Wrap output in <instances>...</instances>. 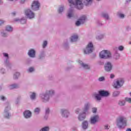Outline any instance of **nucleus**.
I'll return each mask as SVG.
<instances>
[{
    "instance_id": "1",
    "label": "nucleus",
    "mask_w": 131,
    "mask_h": 131,
    "mask_svg": "<svg viewBox=\"0 0 131 131\" xmlns=\"http://www.w3.org/2000/svg\"><path fill=\"white\" fill-rule=\"evenodd\" d=\"M83 0H68L69 3L70 4V9L69 11L68 17L72 18L73 17V9L72 8L75 7L78 10H81L83 8V5L82 4V2ZM88 3L92 2V0H86Z\"/></svg>"
},
{
    "instance_id": "2",
    "label": "nucleus",
    "mask_w": 131,
    "mask_h": 131,
    "mask_svg": "<svg viewBox=\"0 0 131 131\" xmlns=\"http://www.w3.org/2000/svg\"><path fill=\"white\" fill-rule=\"evenodd\" d=\"M117 125L119 128H121L123 125H126V119L123 117H119L117 120Z\"/></svg>"
},
{
    "instance_id": "3",
    "label": "nucleus",
    "mask_w": 131,
    "mask_h": 131,
    "mask_svg": "<svg viewBox=\"0 0 131 131\" xmlns=\"http://www.w3.org/2000/svg\"><path fill=\"white\" fill-rule=\"evenodd\" d=\"M99 94H94L95 98L97 101H100L101 100V96L107 97V96L109 95V93L105 91H99Z\"/></svg>"
},
{
    "instance_id": "4",
    "label": "nucleus",
    "mask_w": 131,
    "mask_h": 131,
    "mask_svg": "<svg viewBox=\"0 0 131 131\" xmlns=\"http://www.w3.org/2000/svg\"><path fill=\"white\" fill-rule=\"evenodd\" d=\"M99 57L101 59H107L111 57V53L107 50H103L99 54Z\"/></svg>"
},
{
    "instance_id": "5",
    "label": "nucleus",
    "mask_w": 131,
    "mask_h": 131,
    "mask_svg": "<svg viewBox=\"0 0 131 131\" xmlns=\"http://www.w3.org/2000/svg\"><path fill=\"white\" fill-rule=\"evenodd\" d=\"M90 106V104L89 103H87L85 105V107L83 110V113L82 114H81L79 115L78 119L80 120V121H81L85 118V113L88 110H89V106Z\"/></svg>"
},
{
    "instance_id": "6",
    "label": "nucleus",
    "mask_w": 131,
    "mask_h": 131,
    "mask_svg": "<svg viewBox=\"0 0 131 131\" xmlns=\"http://www.w3.org/2000/svg\"><path fill=\"white\" fill-rule=\"evenodd\" d=\"M124 82L123 79H118L114 83L113 86L115 89H119V88H121L122 85H123Z\"/></svg>"
},
{
    "instance_id": "7",
    "label": "nucleus",
    "mask_w": 131,
    "mask_h": 131,
    "mask_svg": "<svg viewBox=\"0 0 131 131\" xmlns=\"http://www.w3.org/2000/svg\"><path fill=\"white\" fill-rule=\"evenodd\" d=\"M94 50V46L93 45L92 42H90L87 47H86L85 49L84 50V54H90L92 53Z\"/></svg>"
},
{
    "instance_id": "8",
    "label": "nucleus",
    "mask_w": 131,
    "mask_h": 131,
    "mask_svg": "<svg viewBox=\"0 0 131 131\" xmlns=\"http://www.w3.org/2000/svg\"><path fill=\"white\" fill-rule=\"evenodd\" d=\"M39 3L38 1H34L31 5V9L33 11H37L39 9Z\"/></svg>"
},
{
    "instance_id": "9",
    "label": "nucleus",
    "mask_w": 131,
    "mask_h": 131,
    "mask_svg": "<svg viewBox=\"0 0 131 131\" xmlns=\"http://www.w3.org/2000/svg\"><path fill=\"white\" fill-rule=\"evenodd\" d=\"M25 14L29 19H33L34 18V13L32 12L30 9H26L25 11Z\"/></svg>"
},
{
    "instance_id": "10",
    "label": "nucleus",
    "mask_w": 131,
    "mask_h": 131,
    "mask_svg": "<svg viewBox=\"0 0 131 131\" xmlns=\"http://www.w3.org/2000/svg\"><path fill=\"white\" fill-rule=\"evenodd\" d=\"M86 19V17L84 15L81 16L79 20L76 23V26H79L80 24H83L84 23V21Z\"/></svg>"
},
{
    "instance_id": "11",
    "label": "nucleus",
    "mask_w": 131,
    "mask_h": 131,
    "mask_svg": "<svg viewBox=\"0 0 131 131\" xmlns=\"http://www.w3.org/2000/svg\"><path fill=\"white\" fill-rule=\"evenodd\" d=\"M105 71L109 72L112 69V65L110 62H107L104 67Z\"/></svg>"
},
{
    "instance_id": "12",
    "label": "nucleus",
    "mask_w": 131,
    "mask_h": 131,
    "mask_svg": "<svg viewBox=\"0 0 131 131\" xmlns=\"http://www.w3.org/2000/svg\"><path fill=\"white\" fill-rule=\"evenodd\" d=\"M99 121V116L96 115L94 117H91V123L92 124H95L96 122H98Z\"/></svg>"
},
{
    "instance_id": "13",
    "label": "nucleus",
    "mask_w": 131,
    "mask_h": 131,
    "mask_svg": "<svg viewBox=\"0 0 131 131\" xmlns=\"http://www.w3.org/2000/svg\"><path fill=\"white\" fill-rule=\"evenodd\" d=\"M28 54L29 56L32 58H34V57H35V51L33 49L29 50Z\"/></svg>"
},
{
    "instance_id": "14",
    "label": "nucleus",
    "mask_w": 131,
    "mask_h": 131,
    "mask_svg": "<svg viewBox=\"0 0 131 131\" xmlns=\"http://www.w3.org/2000/svg\"><path fill=\"white\" fill-rule=\"evenodd\" d=\"M24 115L25 118H29L31 117V112L29 111H26L24 113Z\"/></svg>"
},
{
    "instance_id": "15",
    "label": "nucleus",
    "mask_w": 131,
    "mask_h": 131,
    "mask_svg": "<svg viewBox=\"0 0 131 131\" xmlns=\"http://www.w3.org/2000/svg\"><path fill=\"white\" fill-rule=\"evenodd\" d=\"M79 63L82 65V67L84 68L85 69H90V66L86 64H84L82 63V61L79 60Z\"/></svg>"
},
{
    "instance_id": "16",
    "label": "nucleus",
    "mask_w": 131,
    "mask_h": 131,
    "mask_svg": "<svg viewBox=\"0 0 131 131\" xmlns=\"http://www.w3.org/2000/svg\"><path fill=\"white\" fill-rule=\"evenodd\" d=\"M62 114L63 117H68V115H69V113L67 110H62Z\"/></svg>"
},
{
    "instance_id": "17",
    "label": "nucleus",
    "mask_w": 131,
    "mask_h": 131,
    "mask_svg": "<svg viewBox=\"0 0 131 131\" xmlns=\"http://www.w3.org/2000/svg\"><path fill=\"white\" fill-rule=\"evenodd\" d=\"M78 39V36L77 35H73L71 37V41L73 42V41H76Z\"/></svg>"
},
{
    "instance_id": "18",
    "label": "nucleus",
    "mask_w": 131,
    "mask_h": 131,
    "mask_svg": "<svg viewBox=\"0 0 131 131\" xmlns=\"http://www.w3.org/2000/svg\"><path fill=\"white\" fill-rule=\"evenodd\" d=\"M88 126H89V124L88 123V122L86 121H85L82 123V128L84 129H86Z\"/></svg>"
},
{
    "instance_id": "19",
    "label": "nucleus",
    "mask_w": 131,
    "mask_h": 131,
    "mask_svg": "<svg viewBox=\"0 0 131 131\" xmlns=\"http://www.w3.org/2000/svg\"><path fill=\"white\" fill-rule=\"evenodd\" d=\"M6 30H7V31H13V28H12V27L8 26L6 27Z\"/></svg>"
},
{
    "instance_id": "20",
    "label": "nucleus",
    "mask_w": 131,
    "mask_h": 131,
    "mask_svg": "<svg viewBox=\"0 0 131 131\" xmlns=\"http://www.w3.org/2000/svg\"><path fill=\"white\" fill-rule=\"evenodd\" d=\"M18 88V85L17 84H12L10 86V90H13V89H17Z\"/></svg>"
},
{
    "instance_id": "21",
    "label": "nucleus",
    "mask_w": 131,
    "mask_h": 131,
    "mask_svg": "<svg viewBox=\"0 0 131 131\" xmlns=\"http://www.w3.org/2000/svg\"><path fill=\"white\" fill-rule=\"evenodd\" d=\"M20 76V73H16L14 75L13 78L14 79H17L18 77Z\"/></svg>"
},
{
    "instance_id": "22",
    "label": "nucleus",
    "mask_w": 131,
    "mask_h": 131,
    "mask_svg": "<svg viewBox=\"0 0 131 131\" xmlns=\"http://www.w3.org/2000/svg\"><path fill=\"white\" fill-rule=\"evenodd\" d=\"M35 97H36V94L35 93H33L32 94V95L30 96V98L32 100H34V99H35Z\"/></svg>"
},
{
    "instance_id": "23",
    "label": "nucleus",
    "mask_w": 131,
    "mask_h": 131,
    "mask_svg": "<svg viewBox=\"0 0 131 131\" xmlns=\"http://www.w3.org/2000/svg\"><path fill=\"white\" fill-rule=\"evenodd\" d=\"M120 93L119 91H115L113 93L114 97H117L119 95Z\"/></svg>"
},
{
    "instance_id": "24",
    "label": "nucleus",
    "mask_w": 131,
    "mask_h": 131,
    "mask_svg": "<svg viewBox=\"0 0 131 131\" xmlns=\"http://www.w3.org/2000/svg\"><path fill=\"white\" fill-rule=\"evenodd\" d=\"M48 94L44 95V100L43 102H46V101H49V97H48Z\"/></svg>"
},
{
    "instance_id": "25",
    "label": "nucleus",
    "mask_w": 131,
    "mask_h": 131,
    "mask_svg": "<svg viewBox=\"0 0 131 131\" xmlns=\"http://www.w3.org/2000/svg\"><path fill=\"white\" fill-rule=\"evenodd\" d=\"M49 129H50L49 127H45L42 128L40 131H49Z\"/></svg>"
},
{
    "instance_id": "26",
    "label": "nucleus",
    "mask_w": 131,
    "mask_h": 131,
    "mask_svg": "<svg viewBox=\"0 0 131 131\" xmlns=\"http://www.w3.org/2000/svg\"><path fill=\"white\" fill-rule=\"evenodd\" d=\"M125 100L126 102H128V103H130V104H131V98L126 97Z\"/></svg>"
},
{
    "instance_id": "27",
    "label": "nucleus",
    "mask_w": 131,
    "mask_h": 131,
    "mask_svg": "<svg viewBox=\"0 0 131 131\" xmlns=\"http://www.w3.org/2000/svg\"><path fill=\"white\" fill-rule=\"evenodd\" d=\"M125 104V102H124V101H120L119 102V105H120V106H124Z\"/></svg>"
},
{
    "instance_id": "28",
    "label": "nucleus",
    "mask_w": 131,
    "mask_h": 131,
    "mask_svg": "<svg viewBox=\"0 0 131 131\" xmlns=\"http://www.w3.org/2000/svg\"><path fill=\"white\" fill-rule=\"evenodd\" d=\"M63 10H64L63 7H60L58 10V13H62V12H63Z\"/></svg>"
},
{
    "instance_id": "29",
    "label": "nucleus",
    "mask_w": 131,
    "mask_h": 131,
    "mask_svg": "<svg viewBox=\"0 0 131 131\" xmlns=\"http://www.w3.org/2000/svg\"><path fill=\"white\" fill-rule=\"evenodd\" d=\"M102 16L104 18H106V19H108V18H109V16H108V14H107L106 13H103Z\"/></svg>"
},
{
    "instance_id": "30",
    "label": "nucleus",
    "mask_w": 131,
    "mask_h": 131,
    "mask_svg": "<svg viewBox=\"0 0 131 131\" xmlns=\"http://www.w3.org/2000/svg\"><path fill=\"white\" fill-rule=\"evenodd\" d=\"M20 22L21 24H25V23H26V19H23L20 20Z\"/></svg>"
},
{
    "instance_id": "31",
    "label": "nucleus",
    "mask_w": 131,
    "mask_h": 131,
    "mask_svg": "<svg viewBox=\"0 0 131 131\" xmlns=\"http://www.w3.org/2000/svg\"><path fill=\"white\" fill-rule=\"evenodd\" d=\"M47 45H48V42L47 41H45L43 43L42 47L43 48L47 47Z\"/></svg>"
},
{
    "instance_id": "32",
    "label": "nucleus",
    "mask_w": 131,
    "mask_h": 131,
    "mask_svg": "<svg viewBox=\"0 0 131 131\" xmlns=\"http://www.w3.org/2000/svg\"><path fill=\"white\" fill-rule=\"evenodd\" d=\"M39 111H40V110L39 109V108H36L34 110V112L35 113H39Z\"/></svg>"
},
{
    "instance_id": "33",
    "label": "nucleus",
    "mask_w": 131,
    "mask_h": 131,
    "mask_svg": "<svg viewBox=\"0 0 131 131\" xmlns=\"http://www.w3.org/2000/svg\"><path fill=\"white\" fill-rule=\"evenodd\" d=\"M29 72H33V71H34V68L32 67L30 68L29 69Z\"/></svg>"
},
{
    "instance_id": "34",
    "label": "nucleus",
    "mask_w": 131,
    "mask_h": 131,
    "mask_svg": "<svg viewBox=\"0 0 131 131\" xmlns=\"http://www.w3.org/2000/svg\"><path fill=\"white\" fill-rule=\"evenodd\" d=\"M123 49H124V47H123V46H119V47H118V50H119V51H123Z\"/></svg>"
},
{
    "instance_id": "35",
    "label": "nucleus",
    "mask_w": 131,
    "mask_h": 131,
    "mask_svg": "<svg viewBox=\"0 0 131 131\" xmlns=\"http://www.w3.org/2000/svg\"><path fill=\"white\" fill-rule=\"evenodd\" d=\"M92 112H93V113H96V112H97V108H96V107L93 108Z\"/></svg>"
},
{
    "instance_id": "36",
    "label": "nucleus",
    "mask_w": 131,
    "mask_h": 131,
    "mask_svg": "<svg viewBox=\"0 0 131 131\" xmlns=\"http://www.w3.org/2000/svg\"><path fill=\"white\" fill-rule=\"evenodd\" d=\"M104 79H105V78H104V77H101L99 78V81H103V80H104Z\"/></svg>"
},
{
    "instance_id": "37",
    "label": "nucleus",
    "mask_w": 131,
    "mask_h": 131,
    "mask_svg": "<svg viewBox=\"0 0 131 131\" xmlns=\"http://www.w3.org/2000/svg\"><path fill=\"white\" fill-rule=\"evenodd\" d=\"M104 127L105 129H109V127H110V126H108V125H106L104 126Z\"/></svg>"
},
{
    "instance_id": "38",
    "label": "nucleus",
    "mask_w": 131,
    "mask_h": 131,
    "mask_svg": "<svg viewBox=\"0 0 131 131\" xmlns=\"http://www.w3.org/2000/svg\"><path fill=\"white\" fill-rule=\"evenodd\" d=\"M4 57H8L9 56V54L8 53H4L3 54Z\"/></svg>"
},
{
    "instance_id": "39",
    "label": "nucleus",
    "mask_w": 131,
    "mask_h": 131,
    "mask_svg": "<svg viewBox=\"0 0 131 131\" xmlns=\"http://www.w3.org/2000/svg\"><path fill=\"white\" fill-rule=\"evenodd\" d=\"M115 76L113 74H111L110 78H114Z\"/></svg>"
},
{
    "instance_id": "40",
    "label": "nucleus",
    "mask_w": 131,
    "mask_h": 131,
    "mask_svg": "<svg viewBox=\"0 0 131 131\" xmlns=\"http://www.w3.org/2000/svg\"><path fill=\"white\" fill-rule=\"evenodd\" d=\"M53 94H54V91H49V95H53Z\"/></svg>"
},
{
    "instance_id": "41",
    "label": "nucleus",
    "mask_w": 131,
    "mask_h": 131,
    "mask_svg": "<svg viewBox=\"0 0 131 131\" xmlns=\"http://www.w3.org/2000/svg\"><path fill=\"white\" fill-rule=\"evenodd\" d=\"M46 114H48L50 113V110L49 108H47L46 111Z\"/></svg>"
},
{
    "instance_id": "42",
    "label": "nucleus",
    "mask_w": 131,
    "mask_h": 131,
    "mask_svg": "<svg viewBox=\"0 0 131 131\" xmlns=\"http://www.w3.org/2000/svg\"><path fill=\"white\" fill-rule=\"evenodd\" d=\"M120 17L121 18H124V14H120Z\"/></svg>"
},
{
    "instance_id": "43",
    "label": "nucleus",
    "mask_w": 131,
    "mask_h": 131,
    "mask_svg": "<svg viewBox=\"0 0 131 131\" xmlns=\"http://www.w3.org/2000/svg\"><path fill=\"white\" fill-rule=\"evenodd\" d=\"M4 23L5 21H4V20H2L1 19H0V25H2V24H4Z\"/></svg>"
},
{
    "instance_id": "44",
    "label": "nucleus",
    "mask_w": 131,
    "mask_h": 131,
    "mask_svg": "<svg viewBox=\"0 0 131 131\" xmlns=\"http://www.w3.org/2000/svg\"><path fill=\"white\" fill-rule=\"evenodd\" d=\"M1 100H3V101H4L5 99V98L4 96H1Z\"/></svg>"
},
{
    "instance_id": "45",
    "label": "nucleus",
    "mask_w": 131,
    "mask_h": 131,
    "mask_svg": "<svg viewBox=\"0 0 131 131\" xmlns=\"http://www.w3.org/2000/svg\"><path fill=\"white\" fill-rule=\"evenodd\" d=\"M25 2V0H20L21 4H24Z\"/></svg>"
},
{
    "instance_id": "46",
    "label": "nucleus",
    "mask_w": 131,
    "mask_h": 131,
    "mask_svg": "<svg viewBox=\"0 0 131 131\" xmlns=\"http://www.w3.org/2000/svg\"><path fill=\"white\" fill-rule=\"evenodd\" d=\"M126 131H131V129L130 128H127Z\"/></svg>"
},
{
    "instance_id": "47",
    "label": "nucleus",
    "mask_w": 131,
    "mask_h": 131,
    "mask_svg": "<svg viewBox=\"0 0 131 131\" xmlns=\"http://www.w3.org/2000/svg\"><path fill=\"white\" fill-rule=\"evenodd\" d=\"M12 16H15V15H16V13L15 12H13L12 13Z\"/></svg>"
},
{
    "instance_id": "48",
    "label": "nucleus",
    "mask_w": 131,
    "mask_h": 131,
    "mask_svg": "<svg viewBox=\"0 0 131 131\" xmlns=\"http://www.w3.org/2000/svg\"><path fill=\"white\" fill-rule=\"evenodd\" d=\"M14 21H19V19H15L14 20Z\"/></svg>"
},
{
    "instance_id": "49",
    "label": "nucleus",
    "mask_w": 131,
    "mask_h": 131,
    "mask_svg": "<svg viewBox=\"0 0 131 131\" xmlns=\"http://www.w3.org/2000/svg\"><path fill=\"white\" fill-rule=\"evenodd\" d=\"M2 35L3 36H6V34L3 33Z\"/></svg>"
},
{
    "instance_id": "50",
    "label": "nucleus",
    "mask_w": 131,
    "mask_h": 131,
    "mask_svg": "<svg viewBox=\"0 0 131 131\" xmlns=\"http://www.w3.org/2000/svg\"><path fill=\"white\" fill-rule=\"evenodd\" d=\"M76 113H77V114H78V111L77 110V111H76Z\"/></svg>"
},
{
    "instance_id": "51",
    "label": "nucleus",
    "mask_w": 131,
    "mask_h": 131,
    "mask_svg": "<svg viewBox=\"0 0 131 131\" xmlns=\"http://www.w3.org/2000/svg\"><path fill=\"white\" fill-rule=\"evenodd\" d=\"M9 2H12L13 0H8Z\"/></svg>"
},
{
    "instance_id": "52",
    "label": "nucleus",
    "mask_w": 131,
    "mask_h": 131,
    "mask_svg": "<svg viewBox=\"0 0 131 131\" xmlns=\"http://www.w3.org/2000/svg\"><path fill=\"white\" fill-rule=\"evenodd\" d=\"M129 44L131 45V42H129Z\"/></svg>"
},
{
    "instance_id": "53",
    "label": "nucleus",
    "mask_w": 131,
    "mask_h": 131,
    "mask_svg": "<svg viewBox=\"0 0 131 131\" xmlns=\"http://www.w3.org/2000/svg\"><path fill=\"white\" fill-rule=\"evenodd\" d=\"M130 96H131V92L130 93Z\"/></svg>"
},
{
    "instance_id": "54",
    "label": "nucleus",
    "mask_w": 131,
    "mask_h": 131,
    "mask_svg": "<svg viewBox=\"0 0 131 131\" xmlns=\"http://www.w3.org/2000/svg\"><path fill=\"white\" fill-rule=\"evenodd\" d=\"M8 118V117H6Z\"/></svg>"
},
{
    "instance_id": "55",
    "label": "nucleus",
    "mask_w": 131,
    "mask_h": 131,
    "mask_svg": "<svg viewBox=\"0 0 131 131\" xmlns=\"http://www.w3.org/2000/svg\"><path fill=\"white\" fill-rule=\"evenodd\" d=\"M97 1H100V0H97Z\"/></svg>"
}]
</instances>
